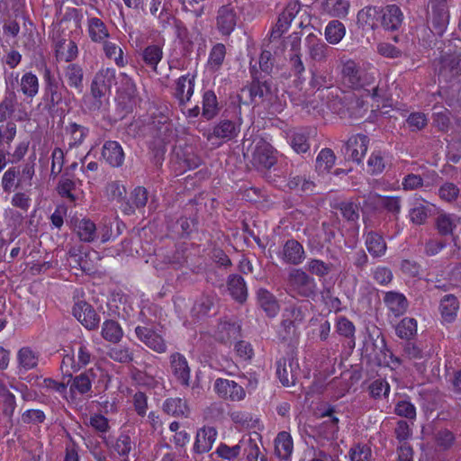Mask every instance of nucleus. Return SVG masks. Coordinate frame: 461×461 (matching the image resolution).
Listing matches in <instances>:
<instances>
[{"label": "nucleus", "mask_w": 461, "mask_h": 461, "mask_svg": "<svg viewBox=\"0 0 461 461\" xmlns=\"http://www.w3.org/2000/svg\"><path fill=\"white\" fill-rule=\"evenodd\" d=\"M249 74L251 77V82L249 86L250 102L255 103L257 98H258L261 103L267 102L271 104L276 112L282 110L281 104L276 105L273 104V99L276 96V88L274 87L270 78H266L265 76H261V72H258L257 63L252 64V61H250Z\"/></svg>", "instance_id": "1"}, {"label": "nucleus", "mask_w": 461, "mask_h": 461, "mask_svg": "<svg viewBox=\"0 0 461 461\" xmlns=\"http://www.w3.org/2000/svg\"><path fill=\"white\" fill-rule=\"evenodd\" d=\"M451 0H429L427 24L429 31L437 36H442L449 23L448 3Z\"/></svg>", "instance_id": "2"}, {"label": "nucleus", "mask_w": 461, "mask_h": 461, "mask_svg": "<svg viewBox=\"0 0 461 461\" xmlns=\"http://www.w3.org/2000/svg\"><path fill=\"white\" fill-rule=\"evenodd\" d=\"M114 80L115 71L113 68H103L95 74L91 83V95L94 101L89 106L90 111H98L102 108L104 104L102 98L110 92Z\"/></svg>", "instance_id": "3"}, {"label": "nucleus", "mask_w": 461, "mask_h": 461, "mask_svg": "<svg viewBox=\"0 0 461 461\" xmlns=\"http://www.w3.org/2000/svg\"><path fill=\"white\" fill-rule=\"evenodd\" d=\"M370 344L365 345L366 355L378 366H389L390 360L399 363L397 357L393 358V353L387 347L385 339L381 332H378L375 338L369 334Z\"/></svg>", "instance_id": "4"}, {"label": "nucleus", "mask_w": 461, "mask_h": 461, "mask_svg": "<svg viewBox=\"0 0 461 461\" xmlns=\"http://www.w3.org/2000/svg\"><path fill=\"white\" fill-rule=\"evenodd\" d=\"M281 321L283 329L282 340H291L298 336V325L303 323L305 312L302 306L291 305L285 308Z\"/></svg>", "instance_id": "5"}, {"label": "nucleus", "mask_w": 461, "mask_h": 461, "mask_svg": "<svg viewBox=\"0 0 461 461\" xmlns=\"http://www.w3.org/2000/svg\"><path fill=\"white\" fill-rule=\"evenodd\" d=\"M290 290L302 297L311 298L316 294L314 279L302 269H294L288 276Z\"/></svg>", "instance_id": "6"}, {"label": "nucleus", "mask_w": 461, "mask_h": 461, "mask_svg": "<svg viewBox=\"0 0 461 461\" xmlns=\"http://www.w3.org/2000/svg\"><path fill=\"white\" fill-rule=\"evenodd\" d=\"M327 106L340 117L346 116L353 104L358 105L359 100L352 94H346L336 88L329 92L327 95Z\"/></svg>", "instance_id": "7"}, {"label": "nucleus", "mask_w": 461, "mask_h": 461, "mask_svg": "<svg viewBox=\"0 0 461 461\" xmlns=\"http://www.w3.org/2000/svg\"><path fill=\"white\" fill-rule=\"evenodd\" d=\"M461 76V54L444 53L439 59L438 78L452 82Z\"/></svg>", "instance_id": "8"}, {"label": "nucleus", "mask_w": 461, "mask_h": 461, "mask_svg": "<svg viewBox=\"0 0 461 461\" xmlns=\"http://www.w3.org/2000/svg\"><path fill=\"white\" fill-rule=\"evenodd\" d=\"M369 138L364 134L351 136L344 144L342 151L346 160L361 163L368 148Z\"/></svg>", "instance_id": "9"}, {"label": "nucleus", "mask_w": 461, "mask_h": 461, "mask_svg": "<svg viewBox=\"0 0 461 461\" xmlns=\"http://www.w3.org/2000/svg\"><path fill=\"white\" fill-rule=\"evenodd\" d=\"M64 83L62 87L66 89L67 94H82L84 91V70L78 64L73 63L68 65L63 72Z\"/></svg>", "instance_id": "10"}, {"label": "nucleus", "mask_w": 461, "mask_h": 461, "mask_svg": "<svg viewBox=\"0 0 461 461\" xmlns=\"http://www.w3.org/2000/svg\"><path fill=\"white\" fill-rule=\"evenodd\" d=\"M277 161L276 152L273 147L265 140H259L252 153V163L258 169H269Z\"/></svg>", "instance_id": "11"}, {"label": "nucleus", "mask_w": 461, "mask_h": 461, "mask_svg": "<svg viewBox=\"0 0 461 461\" xmlns=\"http://www.w3.org/2000/svg\"><path fill=\"white\" fill-rule=\"evenodd\" d=\"M72 313L88 330H94L98 328L100 318L94 307L86 301L76 303L73 306Z\"/></svg>", "instance_id": "12"}, {"label": "nucleus", "mask_w": 461, "mask_h": 461, "mask_svg": "<svg viewBox=\"0 0 461 461\" xmlns=\"http://www.w3.org/2000/svg\"><path fill=\"white\" fill-rule=\"evenodd\" d=\"M301 9V5L298 0L290 1L284 11L279 14L278 20L272 29L270 37L272 39H278L289 28L291 22L298 14Z\"/></svg>", "instance_id": "13"}, {"label": "nucleus", "mask_w": 461, "mask_h": 461, "mask_svg": "<svg viewBox=\"0 0 461 461\" xmlns=\"http://www.w3.org/2000/svg\"><path fill=\"white\" fill-rule=\"evenodd\" d=\"M137 338L153 351L162 354L167 351V344L160 334L152 328L138 326L135 329Z\"/></svg>", "instance_id": "14"}, {"label": "nucleus", "mask_w": 461, "mask_h": 461, "mask_svg": "<svg viewBox=\"0 0 461 461\" xmlns=\"http://www.w3.org/2000/svg\"><path fill=\"white\" fill-rule=\"evenodd\" d=\"M238 22V14L230 5L219 8L216 17L218 31L224 36H229L235 29Z\"/></svg>", "instance_id": "15"}, {"label": "nucleus", "mask_w": 461, "mask_h": 461, "mask_svg": "<svg viewBox=\"0 0 461 461\" xmlns=\"http://www.w3.org/2000/svg\"><path fill=\"white\" fill-rule=\"evenodd\" d=\"M214 389L219 396L225 400L240 401L245 396L243 387L228 379L218 378L214 383Z\"/></svg>", "instance_id": "16"}, {"label": "nucleus", "mask_w": 461, "mask_h": 461, "mask_svg": "<svg viewBox=\"0 0 461 461\" xmlns=\"http://www.w3.org/2000/svg\"><path fill=\"white\" fill-rule=\"evenodd\" d=\"M403 20V14L396 5L381 7L380 25L387 31H397Z\"/></svg>", "instance_id": "17"}, {"label": "nucleus", "mask_w": 461, "mask_h": 461, "mask_svg": "<svg viewBox=\"0 0 461 461\" xmlns=\"http://www.w3.org/2000/svg\"><path fill=\"white\" fill-rule=\"evenodd\" d=\"M170 366L173 375L177 382L185 386H189L190 368L186 358L180 353H174L170 356Z\"/></svg>", "instance_id": "18"}, {"label": "nucleus", "mask_w": 461, "mask_h": 461, "mask_svg": "<svg viewBox=\"0 0 461 461\" xmlns=\"http://www.w3.org/2000/svg\"><path fill=\"white\" fill-rule=\"evenodd\" d=\"M298 365L292 358L282 357L276 362V375L285 386L294 384Z\"/></svg>", "instance_id": "19"}, {"label": "nucleus", "mask_w": 461, "mask_h": 461, "mask_svg": "<svg viewBox=\"0 0 461 461\" xmlns=\"http://www.w3.org/2000/svg\"><path fill=\"white\" fill-rule=\"evenodd\" d=\"M460 308L458 299L454 294H446L439 302L438 310L443 323H453Z\"/></svg>", "instance_id": "20"}, {"label": "nucleus", "mask_w": 461, "mask_h": 461, "mask_svg": "<svg viewBox=\"0 0 461 461\" xmlns=\"http://www.w3.org/2000/svg\"><path fill=\"white\" fill-rule=\"evenodd\" d=\"M44 78L46 82L45 100L48 105L52 108L62 103L63 95L59 82L47 68H45Z\"/></svg>", "instance_id": "21"}, {"label": "nucleus", "mask_w": 461, "mask_h": 461, "mask_svg": "<svg viewBox=\"0 0 461 461\" xmlns=\"http://www.w3.org/2000/svg\"><path fill=\"white\" fill-rule=\"evenodd\" d=\"M217 431L213 427H203L200 429L195 437L194 451L196 454L207 453L211 450L216 440Z\"/></svg>", "instance_id": "22"}, {"label": "nucleus", "mask_w": 461, "mask_h": 461, "mask_svg": "<svg viewBox=\"0 0 461 461\" xmlns=\"http://www.w3.org/2000/svg\"><path fill=\"white\" fill-rule=\"evenodd\" d=\"M310 58L317 62H325L332 50L323 41L311 33L306 38Z\"/></svg>", "instance_id": "23"}, {"label": "nucleus", "mask_w": 461, "mask_h": 461, "mask_svg": "<svg viewBox=\"0 0 461 461\" xmlns=\"http://www.w3.org/2000/svg\"><path fill=\"white\" fill-rule=\"evenodd\" d=\"M240 132V124L229 119L221 120L208 135L207 139L218 138L226 141L230 140L238 136Z\"/></svg>", "instance_id": "24"}, {"label": "nucleus", "mask_w": 461, "mask_h": 461, "mask_svg": "<svg viewBox=\"0 0 461 461\" xmlns=\"http://www.w3.org/2000/svg\"><path fill=\"white\" fill-rule=\"evenodd\" d=\"M104 159L112 167H119L123 164L124 152L122 146L114 140H107L102 149Z\"/></svg>", "instance_id": "25"}, {"label": "nucleus", "mask_w": 461, "mask_h": 461, "mask_svg": "<svg viewBox=\"0 0 461 461\" xmlns=\"http://www.w3.org/2000/svg\"><path fill=\"white\" fill-rule=\"evenodd\" d=\"M257 301L258 306L269 318H273L278 313L280 309L278 301L268 290L259 288L257 292Z\"/></svg>", "instance_id": "26"}, {"label": "nucleus", "mask_w": 461, "mask_h": 461, "mask_svg": "<svg viewBox=\"0 0 461 461\" xmlns=\"http://www.w3.org/2000/svg\"><path fill=\"white\" fill-rule=\"evenodd\" d=\"M384 302L395 317L404 314L409 306L406 297L402 294L393 291L384 294Z\"/></svg>", "instance_id": "27"}, {"label": "nucleus", "mask_w": 461, "mask_h": 461, "mask_svg": "<svg viewBox=\"0 0 461 461\" xmlns=\"http://www.w3.org/2000/svg\"><path fill=\"white\" fill-rule=\"evenodd\" d=\"M194 76L180 77L176 83L175 96L179 102V105L184 106L194 94Z\"/></svg>", "instance_id": "28"}, {"label": "nucleus", "mask_w": 461, "mask_h": 461, "mask_svg": "<svg viewBox=\"0 0 461 461\" xmlns=\"http://www.w3.org/2000/svg\"><path fill=\"white\" fill-rule=\"evenodd\" d=\"M240 326L236 321L222 320L217 325L216 339L222 343L239 338Z\"/></svg>", "instance_id": "29"}, {"label": "nucleus", "mask_w": 461, "mask_h": 461, "mask_svg": "<svg viewBox=\"0 0 461 461\" xmlns=\"http://www.w3.org/2000/svg\"><path fill=\"white\" fill-rule=\"evenodd\" d=\"M215 296L203 294L194 304L192 308V316L196 321L209 316L212 312L215 311Z\"/></svg>", "instance_id": "30"}, {"label": "nucleus", "mask_w": 461, "mask_h": 461, "mask_svg": "<svg viewBox=\"0 0 461 461\" xmlns=\"http://www.w3.org/2000/svg\"><path fill=\"white\" fill-rule=\"evenodd\" d=\"M304 258V249L295 240H288L284 245L283 259L292 265H299Z\"/></svg>", "instance_id": "31"}, {"label": "nucleus", "mask_w": 461, "mask_h": 461, "mask_svg": "<svg viewBox=\"0 0 461 461\" xmlns=\"http://www.w3.org/2000/svg\"><path fill=\"white\" fill-rule=\"evenodd\" d=\"M361 75H364V70L354 61L348 60L343 65V79L350 87L355 89L361 88Z\"/></svg>", "instance_id": "32"}, {"label": "nucleus", "mask_w": 461, "mask_h": 461, "mask_svg": "<svg viewBox=\"0 0 461 461\" xmlns=\"http://www.w3.org/2000/svg\"><path fill=\"white\" fill-rule=\"evenodd\" d=\"M228 290L234 300L242 303L247 300L248 290L244 278L240 275H230L227 280Z\"/></svg>", "instance_id": "33"}, {"label": "nucleus", "mask_w": 461, "mask_h": 461, "mask_svg": "<svg viewBox=\"0 0 461 461\" xmlns=\"http://www.w3.org/2000/svg\"><path fill=\"white\" fill-rule=\"evenodd\" d=\"M381 7L366 6L357 13V23L362 27L375 29L380 24Z\"/></svg>", "instance_id": "34"}, {"label": "nucleus", "mask_w": 461, "mask_h": 461, "mask_svg": "<svg viewBox=\"0 0 461 461\" xmlns=\"http://www.w3.org/2000/svg\"><path fill=\"white\" fill-rule=\"evenodd\" d=\"M289 144L298 154L306 153L310 149V131L306 129L293 131L288 135Z\"/></svg>", "instance_id": "35"}, {"label": "nucleus", "mask_w": 461, "mask_h": 461, "mask_svg": "<svg viewBox=\"0 0 461 461\" xmlns=\"http://www.w3.org/2000/svg\"><path fill=\"white\" fill-rule=\"evenodd\" d=\"M293 448V439L290 433L286 431L279 432L275 439L276 455L281 459L287 460L292 455Z\"/></svg>", "instance_id": "36"}, {"label": "nucleus", "mask_w": 461, "mask_h": 461, "mask_svg": "<svg viewBox=\"0 0 461 461\" xmlns=\"http://www.w3.org/2000/svg\"><path fill=\"white\" fill-rule=\"evenodd\" d=\"M164 412L174 417L187 418L190 413L189 407L185 400L181 398H168L162 406Z\"/></svg>", "instance_id": "37"}, {"label": "nucleus", "mask_w": 461, "mask_h": 461, "mask_svg": "<svg viewBox=\"0 0 461 461\" xmlns=\"http://www.w3.org/2000/svg\"><path fill=\"white\" fill-rule=\"evenodd\" d=\"M95 378L93 369H88L84 373L75 376L70 384V392H78L80 394L88 393L92 388V382Z\"/></svg>", "instance_id": "38"}, {"label": "nucleus", "mask_w": 461, "mask_h": 461, "mask_svg": "<svg viewBox=\"0 0 461 461\" xmlns=\"http://www.w3.org/2000/svg\"><path fill=\"white\" fill-rule=\"evenodd\" d=\"M336 331L339 335L348 339V347L353 349L356 346L355 331L356 328L352 321L345 316H339L336 321Z\"/></svg>", "instance_id": "39"}, {"label": "nucleus", "mask_w": 461, "mask_h": 461, "mask_svg": "<svg viewBox=\"0 0 461 461\" xmlns=\"http://www.w3.org/2000/svg\"><path fill=\"white\" fill-rule=\"evenodd\" d=\"M458 221L454 214L439 213L436 218L435 225L441 236H453V230L456 228Z\"/></svg>", "instance_id": "40"}, {"label": "nucleus", "mask_w": 461, "mask_h": 461, "mask_svg": "<svg viewBox=\"0 0 461 461\" xmlns=\"http://www.w3.org/2000/svg\"><path fill=\"white\" fill-rule=\"evenodd\" d=\"M77 233L81 241L93 242L97 238V227L89 219H82L77 224Z\"/></svg>", "instance_id": "41"}, {"label": "nucleus", "mask_w": 461, "mask_h": 461, "mask_svg": "<svg viewBox=\"0 0 461 461\" xmlns=\"http://www.w3.org/2000/svg\"><path fill=\"white\" fill-rule=\"evenodd\" d=\"M336 161L335 153L331 149H322L316 158L315 167L319 174L329 173Z\"/></svg>", "instance_id": "42"}, {"label": "nucleus", "mask_w": 461, "mask_h": 461, "mask_svg": "<svg viewBox=\"0 0 461 461\" xmlns=\"http://www.w3.org/2000/svg\"><path fill=\"white\" fill-rule=\"evenodd\" d=\"M101 335L106 341L118 343L123 336V331L117 321L106 320L103 323Z\"/></svg>", "instance_id": "43"}, {"label": "nucleus", "mask_w": 461, "mask_h": 461, "mask_svg": "<svg viewBox=\"0 0 461 461\" xmlns=\"http://www.w3.org/2000/svg\"><path fill=\"white\" fill-rule=\"evenodd\" d=\"M89 36L93 41H104L109 37V32L104 23L99 18H90L88 20Z\"/></svg>", "instance_id": "44"}, {"label": "nucleus", "mask_w": 461, "mask_h": 461, "mask_svg": "<svg viewBox=\"0 0 461 461\" xmlns=\"http://www.w3.org/2000/svg\"><path fill=\"white\" fill-rule=\"evenodd\" d=\"M17 96L14 91L7 90L4 99L0 102V122L9 119L15 111Z\"/></svg>", "instance_id": "45"}, {"label": "nucleus", "mask_w": 461, "mask_h": 461, "mask_svg": "<svg viewBox=\"0 0 461 461\" xmlns=\"http://www.w3.org/2000/svg\"><path fill=\"white\" fill-rule=\"evenodd\" d=\"M368 252L374 257H381L386 250V244L384 238L376 232L370 231L366 240Z\"/></svg>", "instance_id": "46"}, {"label": "nucleus", "mask_w": 461, "mask_h": 461, "mask_svg": "<svg viewBox=\"0 0 461 461\" xmlns=\"http://www.w3.org/2000/svg\"><path fill=\"white\" fill-rule=\"evenodd\" d=\"M345 32L344 24L338 20H332L325 28V38L329 43L337 44L343 39Z\"/></svg>", "instance_id": "47"}, {"label": "nucleus", "mask_w": 461, "mask_h": 461, "mask_svg": "<svg viewBox=\"0 0 461 461\" xmlns=\"http://www.w3.org/2000/svg\"><path fill=\"white\" fill-rule=\"evenodd\" d=\"M219 112L216 95L213 91L208 90L203 96V116L206 120H212Z\"/></svg>", "instance_id": "48"}, {"label": "nucleus", "mask_w": 461, "mask_h": 461, "mask_svg": "<svg viewBox=\"0 0 461 461\" xmlns=\"http://www.w3.org/2000/svg\"><path fill=\"white\" fill-rule=\"evenodd\" d=\"M65 131L70 136L69 148L80 145L88 134L87 128L76 122L69 123V125L65 128Z\"/></svg>", "instance_id": "49"}, {"label": "nucleus", "mask_w": 461, "mask_h": 461, "mask_svg": "<svg viewBox=\"0 0 461 461\" xmlns=\"http://www.w3.org/2000/svg\"><path fill=\"white\" fill-rule=\"evenodd\" d=\"M163 56L162 48L158 45H149L142 51V59L146 65L151 67L154 70L161 60Z\"/></svg>", "instance_id": "50"}, {"label": "nucleus", "mask_w": 461, "mask_h": 461, "mask_svg": "<svg viewBox=\"0 0 461 461\" xmlns=\"http://www.w3.org/2000/svg\"><path fill=\"white\" fill-rule=\"evenodd\" d=\"M21 90L28 97H33L39 91V80L38 77L31 73H25L21 79Z\"/></svg>", "instance_id": "51"}, {"label": "nucleus", "mask_w": 461, "mask_h": 461, "mask_svg": "<svg viewBox=\"0 0 461 461\" xmlns=\"http://www.w3.org/2000/svg\"><path fill=\"white\" fill-rule=\"evenodd\" d=\"M399 338L409 340L417 332V321L413 318H404L395 328Z\"/></svg>", "instance_id": "52"}, {"label": "nucleus", "mask_w": 461, "mask_h": 461, "mask_svg": "<svg viewBox=\"0 0 461 461\" xmlns=\"http://www.w3.org/2000/svg\"><path fill=\"white\" fill-rule=\"evenodd\" d=\"M57 56L69 62L77 56V46L73 41H60L57 47Z\"/></svg>", "instance_id": "53"}, {"label": "nucleus", "mask_w": 461, "mask_h": 461, "mask_svg": "<svg viewBox=\"0 0 461 461\" xmlns=\"http://www.w3.org/2000/svg\"><path fill=\"white\" fill-rule=\"evenodd\" d=\"M310 85L312 88L321 90V88H330L332 86V77L326 71L312 69Z\"/></svg>", "instance_id": "54"}, {"label": "nucleus", "mask_w": 461, "mask_h": 461, "mask_svg": "<svg viewBox=\"0 0 461 461\" xmlns=\"http://www.w3.org/2000/svg\"><path fill=\"white\" fill-rule=\"evenodd\" d=\"M19 366L25 370L34 368L38 364V356L30 348H22L18 351Z\"/></svg>", "instance_id": "55"}, {"label": "nucleus", "mask_w": 461, "mask_h": 461, "mask_svg": "<svg viewBox=\"0 0 461 461\" xmlns=\"http://www.w3.org/2000/svg\"><path fill=\"white\" fill-rule=\"evenodd\" d=\"M243 447V438L233 447H229L225 443H221L216 449V454L227 460H233L239 456Z\"/></svg>", "instance_id": "56"}, {"label": "nucleus", "mask_w": 461, "mask_h": 461, "mask_svg": "<svg viewBox=\"0 0 461 461\" xmlns=\"http://www.w3.org/2000/svg\"><path fill=\"white\" fill-rule=\"evenodd\" d=\"M337 208L340 211L344 219L356 222L359 219V204L354 202H341Z\"/></svg>", "instance_id": "57"}, {"label": "nucleus", "mask_w": 461, "mask_h": 461, "mask_svg": "<svg viewBox=\"0 0 461 461\" xmlns=\"http://www.w3.org/2000/svg\"><path fill=\"white\" fill-rule=\"evenodd\" d=\"M75 187V182L68 177V173H65L59 182L57 191L60 196L66 197L71 202H74L76 200V196L72 194V191Z\"/></svg>", "instance_id": "58"}, {"label": "nucleus", "mask_w": 461, "mask_h": 461, "mask_svg": "<svg viewBox=\"0 0 461 461\" xmlns=\"http://www.w3.org/2000/svg\"><path fill=\"white\" fill-rule=\"evenodd\" d=\"M275 64V58L269 50H264L260 53L258 59V72H261V76H270Z\"/></svg>", "instance_id": "59"}, {"label": "nucleus", "mask_w": 461, "mask_h": 461, "mask_svg": "<svg viewBox=\"0 0 461 461\" xmlns=\"http://www.w3.org/2000/svg\"><path fill=\"white\" fill-rule=\"evenodd\" d=\"M104 51L105 56L113 59L115 64L119 67H123L125 62L123 59V52L120 47L111 41H104Z\"/></svg>", "instance_id": "60"}, {"label": "nucleus", "mask_w": 461, "mask_h": 461, "mask_svg": "<svg viewBox=\"0 0 461 461\" xmlns=\"http://www.w3.org/2000/svg\"><path fill=\"white\" fill-rule=\"evenodd\" d=\"M431 207L429 205H424L420 203L410 211V218L412 223L414 224H423L425 223L427 218L431 212Z\"/></svg>", "instance_id": "61"}, {"label": "nucleus", "mask_w": 461, "mask_h": 461, "mask_svg": "<svg viewBox=\"0 0 461 461\" xmlns=\"http://www.w3.org/2000/svg\"><path fill=\"white\" fill-rule=\"evenodd\" d=\"M371 455V448L362 444L354 445L348 452L351 461H370Z\"/></svg>", "instance_id": "62"}, {"label": "nucleus", "mask_w": 461, "mask_h": 461, "mask_svg": "<svg viewBox=\"0 0 461 461\" xmlns=\"http://www.w3.org/2000/svg\"><path fill=\"white\" fill-rule=\"evenodd\" d=\"M108 357L122 364H129L133 360V353L128 348H113L108 352Z\"/></svg>", "instance_id": "63"}, {"label": "nucleus", "mask_w": 461, "mask_h": 461, "mask_svg": "<svg viewBox=\"0 0 461 461\" xmlns=\"http://www.w3.org/2000/svg\"><path fill=\"white\" fill-rule=\"evenodd\" d=\"M307 267L310 273L317 276L323 277L332 270L333 265L325 263L320 259H311L308 262Z\"/></svg>", "instance_id": "64"}]
</instances>
